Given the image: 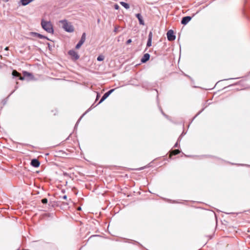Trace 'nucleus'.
I'll return each mask as SVG.
<instances>
[{"mask_svg":"<svg viewBox=\"0 0 250 250\" xmlns=\"http://www.w3.org/2000/svg\"><path fill=\"white\" fill-rule=\"evenodd\" d=\"M42 28L49 33H53V26L50 21L42 20L41 22Z\"/></svg>","mask_w":250,"mask_h":250,"instance_id":"nucleus-1","label":"nucleus"},{"mask_svg":"<svg viewBox=\"0 0 250 250\" xmlns=\"http://www.w3.org/2000/svg\"><path fill=\"white\" fill-rule=\"evenodd\" d=\"M60 22L62 24V27L64 30L68 32H72L74 31V27L70 22H68L66 20H62Z\"/></svg>","mask_w":250,"mask_h":250,"instance_id":"nucleus-2","label":"nucleus"},{"mask_svg":"<svg viewBox=\"0 0 250 250\" xmlns=\"http://www.w3.org/2000/svg\"><path fill=\"white\" fill-rule=\"evenodd\" d=\"M68 54L71 56L72 60L76 61L79 59V56L75 51L71 50L69 51Z\"/></svg>","mask_w":250,"mask_h":250,"instance_id":"nucleus-3","label":"nucleus"},{"mask_svg":"<svg viewBox=\"0 0 250 250\" xmlns=\"http://www.w3.org/2000/svg\"><path fill=\"white\" fill-rule=\"evenodd\" d=\"M167 38L168 41H172L175 39V36L174 35L173 31L172 30H169L167 33Z\"/></svg>","mask_w":250,"mask_h":250,"instance_id":"nucleus-4","label":"nucleus"},{"mask_svg":"<svg viewBox=\"0 0 250 250\" xmlns=\"http://www.w3.org/2000/svg\"><path fill=\"white\" fill-rule=\"evenodd\" d=\"M191 19V18L189 16L184 17L182 18L181 21V23L186 25L187 24Z\"/></svg>","mask_w":250,"mask_h":250,"instance_id":"nucleus-5","label":"nucleus"},{"mask_svg":"<svg viewBox=\"0 0 250 250\" xmlns=\"http://www.w3.org/2000/svg\"><path fill=\"white\" fill-rule=\"evenodd\" d=\"M113 89H111L108 92H106L102 97L101 98L100 101L99 102V104L102 103L103 101H104L107 97L109 96V95L113 91Z\"/></svg>","mask_w":250,"mask_h":250,"instance_id":"nucleus-6","label":"nucleus"},{"mask_svg":"<svg viewBox=\"0 0 250 250\" xmlns=\"http://www.w3.org/2000/svg\"><path fill=\"white\" fill-rule=\"evenodd\" d=\"M12 75L13 76V77H19V79L21 80H24V77H22L21 75V74L20 73H19L17 71L15 70H14L12 71Z\"/></svg>","mask_w":250,"mask_h":250,"instance_id":"nucleus-7","label":"nucleus"},{"mask_svg":"<svg viewBox=\"0 0 250 250\" xmlns=\"http://www.w3.org/2000/svg\"><path fill=\"white\" fill-rule=\"evenodd\" d=\"M136 17L138 19L140 24L144 25L145 24L144 21L143 20V17L141 14L138 13L136 14Z\"/></svg>","mask_w":250,"mask_h":250,"instance_id":"nucleus-8","label":"nucleus"},{"mask_svg":"<svg viewBox=\"0 0 250 250\" xmlns=\"http://www.w3.org/2000/svg\"><path fill=\"white\" fill-rule=\"evenodd\" d=\"M150 58V55L148 53H146L144 55L143 57L141 59V62L145 63Z\"/></svg>","mask_w":250,"mask_h":250,"instance_id":"nucleus-9","label":"nucleus"},{"mask_svg":"<svg viewBox=\"0 0 250 250\" xmlns=\"http://www.w3.org/2000/svg\"><path fill=\"white\" fill-rule=\"evenodd\" d=\"M31 164L32 166L37 167L40 166V162L37 159H33L31 161Z\"/></svg>","mask_w":250,"mask_h":250,"instance_id":"nucleus-10","label":"nucleus"},{"mask_svg":"<svg viewBox=\"0 0 250 250\" xmlns=\"http://www.w3.org/2000/svg\"><path fill=\"white\" fill-rule=\"evenodd\" d=\"M34 0H21L20 2L22 5L25 6Z\"/></svg>","mask_w":250,"mask_h":250,"instance_id":"nucleus-11","label":"nucleus"},{"mask_svg":"<svg viewBox=\"0 0 250 250\" xmlns=\"http://www.w3.org/2000/svg\"><path fill=\"white\" fill-rule=\"evenodd\" d=\"M120 4L122 5L123 7H124L125 9H127L129 8V5L124 1H121L120 2Z\"/></svg>","mask_w":250,"mask_h":250,"instance_id":"nucleus-12","label":"nucleus"},{"mask_svg":"<svg viewBox=\"0 0 250 250\" xmlns=\"http://www.w3.org/2000/svg\"><path fill=\"white\" fill-rule=\"evenodd\" d=\"M83 43L82 41H80L76 45V48L77 49H79Z\"/></svg>","mask_w":250,"mask_h":250,"instance_id":"nucleus-13","label":"nucleus"},{"mask_svg":"<svg viewBox=\"0 0 250 250\" xmlns=\"http://www.w3.org/2000/svg\"><path fill=\"white\" fill-rule=\"evenodd\" d=\"M85 37H86V34L85 33H83L82 34V36L81 37V39L80 41H82L83 42H84L85 41Z\"/></svg>","mask_w":250,"mask_h":250,"instance_id":"nucleus-14","label":"nucleus"},{"mask_svg":"<svg viewBox=\"0 0 250 250\" xmlns=\"http://www.w3.org/2000/svg\"><path fill=\"white\" fill-rule=\"evenodd\" d=\"M104 57L103 55H99L97 58V60L98 61H102L104 60Z\"/></svg>","mask_w":250,"mask_h":250,"instance_id":"nucleus-15","label":"nucleus"},{"mask_svg":"<svg viewBox=\"0 0 250 250\" xmlns=\"http://www.w3.org/2000/svg\"><path fill=\"white\" fill-rule=\"evenodd\" d=\"M180 153V151L179 149H175L172 151V154L174 155H176Z\"/></svg>","mask_w":250,"mask_h":250,"instance_id":"nucleus-16","label":"nucleus"},{"mask_svg":"<svg viewBox=\"0 0 250 250\" xmlns=\"http://www.w3.org/2000/svg\"><path fill=\"white\" fill-rule=\"evenodd\" d=\"M37 38H40V39H47V40H48L47 37H46L45 36H43L40 34H38V36L37 37Z\"/></svg>","mask_w":250,"mask_h":250,"instance_id":"nucleus-17","label":"nucleus"},{"mask_svg":"<svg viewBox=\"0 0 250 250\" xmlns=\"http://www.w3.org/2000/svg\"><path fill=\"white\" fill-rule=\"evenodd\" d=\"M23 74L24 77H29L31 75V73H30L28 72H26V71L23 72Z\"/></svg>","mask_w":250,"mask_h":250,"instance_id":"nucleus-18","label":"nucleus"},{"mask_svg":"<svg viewBox=\"0 0 250 250\" xmlns=\"http://www.w3.org/2000/svg\"><path fill=\"white\" fill-rule=\"evenodd\" d=\"M151 41H152L151 39H148L147 44H146L147 47H150V46H151Z\"/></svg>","mask_w":250,"mask_h":250,"instance_id":"nucleus-19","label":"nucleus"},{"mask_svg":"<svg viewBox=\"0 0 250 250\" xmlns=\"http://www.w3.org/2000/svg\"><path fill=\"white\" fill-rule=\"evenodd\" d=\"M38 33H36V32H31L30 33V35L34 37H37L38 36Z\"/></svg>","mask_w":250,"mask_h":250,"instance_id":"nucleus-20","label":"nucleus"},{"mask_svg":"<svg viewBox=\"0 0 250 250\" xmlns=\"http://www.w3.org/2000/svg\"><path fill=\"white\" fill-rule=\"evenodd\" d=\"M47 199L46 198H43L42 200V203L45 204H46L47 203Z\"/></svg>","mask_w":250,"mask_h":250,"instance_id":"nucleus-21","label":"nucleus"},{"mask_svg":"<svg viewBox=\"0 0 250 250\" xmlns=\"http://www.w3.org/2000/svg\"><path fill=\"white\" fill-rule=\"evenodd\" d=\"M152 38V33L151 32H150L148 34V39H151Z\"/></svg>","mask_w":250,"mask_h":250,"instance_id":"nucleus-22","label":"nucleus"},{"mask_svg":"<svg viewBox=\"0 0 250 250\" xmlns=\"http://www.w3.org/2000/svg\"><path fill=\"white\" fill-rule=\"evenodd\" d=\"M114 8L116 10H118L120 8L119 6L117 4H115L114 6Z\"/></svg>","mask_w":250,"mask_h":250,"instance_id":"nucleus-23","label":"nucleus"},{"mask_svg":"<svg viewBox=\"0 0 250 250\" xmlns=\"http://www.w3.org/2000/svg\"><path fill=\"white\" fill-rule=\"evenodd\" d=\"M132 42V40L131 39H128L127 41H126V44H128L129 43H130L131 42Z\"/></svg>","mask_w":250,"mask_h":250,"instance_id":"nucleus-24","label":"nucleus"},{"mask_svg":"<svg viewBox=\"0 0 250 250\" xmlns=\"http://www.w3.org/2000/svg\"><path fill=\"white\" fill-rule=\"evenodd\" d=\"M62 198L64 200H66L67 199V196L66 195H64L63 196Z\"/></svg>","mask_w":250,"mask_h":250,"instance_id":"nucleus-25","label":"nucleus"},{"mask_svg":"<svg viewBox=\"0 0 250 250\" xmlns=\"http://www.w3.org/2000/svg\"><path fill=\"white\" fill-rule=\"evenodd\" d=\"M117 30H118V27H115L114 29V32H117Z\"/></svg>","mask_w":250,"mask_h":250,"instance_id":"nucleus-26","label":"nucleus"},{"mask_svg":"<svg viewBox=\"0 0 250 250\" xmlns=\"http://www.w3.org/2000/svg\"><path fill=\"white\" fill-rule=\"evenodd\" d=\"M174 147H178V143H176L175 144V145H174Z\"/></svg>","mask_w":250,"mask_h":250,"instance_id":"nucleus-27","label":"nucleus"},{"mask_svg":"<svg viewBox=\"0 0 250 250\" xmlns=\"http://www.w3.org/2000/svg\"><path fill=\"white\" fill-rule=\"evenodd\" d=\"M9 49V47H6L5 48V50H8Z\"/></svg>","mask_w":250,"mask_h":250,"instance_id":"nucleus-28","label":"nucleus"},{"mask_svg":"<svg viewBox=\"0 0 250 250\" xmlns=\"http://www.w3.org/2000/svg\"><path fill=\"white\" fill-rule=\"evenodd\" d=\"M78 209H80H80H81V208H80V207H79V208H78Z\"/></svg>","mask_w":250,"mask_h":250,"instance_id":"nucleus-29","label":"nucleus"}]
</instances>
